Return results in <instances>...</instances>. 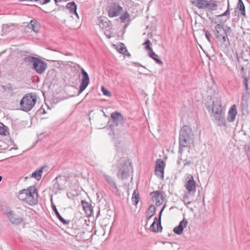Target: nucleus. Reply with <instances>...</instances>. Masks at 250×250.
<instances>
[{
  "label": "nucleus",
  "instance_id": "obj_7",
  "mask_svg": "<svg viewBox=\"0 0 250 250\" xmlns=\"http://www.w3.org/2000/svg\"><path fill=\"white\" fill-rule=\"evenodd\" d=\"M26 197L25 202L30 206L36 205L38 202L37 189L34 186L29 187L27 189H23Z\"/></svg>",
  "mask_w": 250,
  "mask_h": 250
},
{
  "label": "nucleus",
  "instance_id": "obj_18",
  "mask_svg": "<svg viewBox=\"0 0 250 250\" xmlns=\"http://www.w3.org/2000/svg\"><path fill=\"white\" fill-rule=\"evenodd\" d=\"M26 27L29 29H31L35 33H38L40 31V25L39 23L36 20H32L27 24Z\"/></svg>",
  "mask_w": 250,
  "mask_h": 250
},
{
  "label": "nucleus",
  "instance_id": "obj_3",
  "mask_svg": "<svg viewBox=\"0 0 250 250\" xmlns=\"http://www.w3.org/2000/svg\"><path fill=\"white\" fill-rule=\"evenodd\" d=\"M211 117L214 118V121L220 126L226 125V120L223 112L221 102L217 99L213 101L211 105Z\"/></svg>",
  "mask_w": 250,
  "mask_h": 250
},
{
  "label": "nucleus",
  "instance_id": "obj_33",
  "mask_svg": "<svg viewBox=\"0 0 250 250\" xmlns=\"http://www.w3.org/2000/svg\"><path fill=\"white\" fill-rule=\"evenodd\" d=\"M129 14L127 12H125L120 17V19L122 22H124L125 21L129 20Z\"/></svg>",
  "mask_w": 250,
  "mask_h": 250
},
{
  "label": "nucleus",
  "instance_id": "obj_31",
  "mask_svg": "<svg viewBox=\"0 0 250 250\" xmlns=\"http://www.w3.org/2000/svg\"><path fill=\"white\" fill-rule=\"evenodd\" d=\"M51 206L53 211L55 212V214L56 215L57 217L62 222V217L60 214L59 211H58L56 208V206L55 205L52 204Z\"/></svg>",
  "mask_w": 250,
  "mask_h": 250
},
{
  "label": "nucleus",
  "instance_id": "obj_28",
  "mask_svg": "<svg viewBox=\"0 0 250 250\" xmlns=\"http://www.w3.org/2000/svg\"><path fill=\"white\" fill-rule=\"evenodd\" d=\"M98 21H99L98 24L101 28H102V29H104V28H106L107 27H108L109 24H108V22L107 21L106 19L100 18H99Z\"/></svg>",
  "mask_w": 250,
  "mask_h": 250
},
{
  "label": "nucleus",
  "instance_id": "obj_53",
  "mask_svg": "<svg viewBox=\"0 0 250 250\" xmlns=\"http://www.w3.org/2000/svg\"><path fill=\"white\" fill-rule=\"evenodd\" d=\"M180 160H181V161H186L185 159H183L182 158H180Z\"/></svg>",
  "mask_w": 250,
  "mask_h": 250
},
{
  "label": "nucleus",
  "instance_id": "obj_26",
  "mask_svg": "<svg viewBox=\"0 0 250 250\" xmlns=\"http://www.w3.org/2000/svg\"><path fill=\"white\" fill-rule=\"evenodd\" d=\"M155 207L153 205L150 206L146 211V215L147 220H149L155 212Z\"/></svg>",
  "mask_w": 250,
  "mask_h": 250
},
{
  "label": "nucleus",
  "instance_id": "obj_16",
  "mask_svg": "<svg viewBox=\"0 0 250 250\" xmlns=\"http://www.w3.org/2000/svg\"><path fill=\"white\" fill-rule=\"evenodd\" d=\"M188 223L187 220L184 218L183 220L180 222L178 226L174 228V232L178 235L182 234L183 230L187 227Z\"/></svg>",
  "mask_w": 250,
  "mask_h": 250
},
{
  "label": "nucleus",
  "instance_id": "obj_39",
  "mask_svg": "<svg viewBox=\"0 0 250 250\" xmlns=\"http://www.w3.org/2000/svg\"><path fill=\"white\" fill-rule=\"evenodd\" d=\"M118 51L119 53L124 54L127 52V49L124 46H120L118 49Z\"/></svg>",
  "mask_w": 250,
  "mask_h": 250
},
{
  "label": "nucleus",
  "instance_id": "obj_22",
  "mask_svg": "<svg viewBox=\"0 0 250 250\" xmlns=\"http://www.w3.org/2000/svg\"><path fill=\"white\" fill-rule=\"evenodd\" d=\"M104 177L105 180L108 182V183L109 184V185L112 187L113 188L115 189L116 190V192L119 195H120V193H119V189L118 188V187L116 185V183L114 182V181L113 180L112 177H111L110 176L107 175V174H104Z\"/></svg>",
  "mask_w": 250,
  "mask_h": 250
},
{
  "label": "nucleus",
  "instance_id": "obj_54",
  "mask_svg": "<svg viewBox=\"0 0 250 250\" xmlns=\"http://www.w3.org/2000/svg\"><path fill=\"white\" fill-rule=\"evenodd\" d=\"M2 180V176H0V182Z\"/></svg>",
  "mask_w": 250,
  "mask_h": 250
},
{
  "label": "nucleus",
  "instance_id": "obj_49",
  "mask_svg": "<svg viewBox=\"0 0 250 250\" xmlns=\"http://www.w3.org/2000/svg\"><path fill=\"white\" fill-rule=\"evenodd\" d=\"M54 1L55 2V3L58 5V3L59 2H61L62 1V0H54Z\"/></svg>",
  "mask_w": 250,
  "mask_h": 250
},
{
  "label": "nucleus",
  "instance_id": "obj_55",
  "mask_svg": "<svg viewBox=\"0 0 250 250\" xmlns=\"http://www.w3.org/2000/svg\"><path fill=\"white\" fill-rule=\"evenodd\" d=\"M244 96L242 97V101H243Z\"/></svg>",
  "mask_w": 250,
  "mask_h": 250
},
{
  "label": "nucleus",
  "instance_id": "obj_46",
  "mask_svg": "<svg viewBox=\"0 0 250 250\" xmlns=\"http://www.w3.org/2000/svg\"><path fill=\"white\" fill-rule=\"evenodd\" d=\"M63 225H68L69 224V223L71 222V220H67L63 219Z\"/></svg>",
  "mask_w": 250,
  "mask_h": 250
},
{
  "label": "nucleus",
  "instance_id": "obj_2",
  "mask_svg": "<svg viewBox=\"0 0 250 250\" xmlns=\"http://www.w3.org/2000/svg\"><path fill=\"white\" fill-rule=\"evenodd\" d=\"M179 152L181 154L183 148L189 147L194 142L193 134L190 128L187 125L183 126L180 131L179 136Z\"/></svg>",
  "mask_w": 250,
  "mask_h": 250
},
{
  "label": "nucleus",
  "instance_id": "obj_51",
  "mask_svg": "<svg viewBox=\"0 0 250 250\" xmlns=\"http://www.w3.org/2000/svg\"><path fill=\"white\" fill-rule=\"evenodd\" d=\"M28 2H29V1H27V3H25V4H24V5H31V4H30L28 3Z\"/></svg>",
  "mask_w": 250,
  "mask_h": 250
},
{
  "label": "nucleus",
  "instance_id": "obj_34",
  "mask_svg": "<svg viewBox=\"0 0 250 250\" xmlns=\"http://www.w3.org/2000/svg\"><path fill=\"white\" fill-rule=\"evenodd\" d=\"M75 63L72 62H67L66 63H63V66H64L65 68L67 67H70L72 71L75 69Z\"/></svg>",
  "mask_w": 250,
  "mask_h": 250
},
{
  "label": "nucleus",
  "instance_id": "obj_47",
  "mask_svg": "<svg viewBox=\"0 0 250 250\" xmlns=\"http://www.w3.org/2000/svg\"><path fill=\"white\" fill-rule=\"evenodd\" d=\"M191 164V162L190 161H186L185 163H184V167H185L186 166H189L190 165V164Z\"/></svg>",
  "mask_w": 250,
  "mask_h": 250
},
{
  "label": "nucleus",
  "instance_id": "obj_1",
  "mask_svg": "<svg viewBox=\"0 0 250 250\" xmlns=\"http://www.w3.org/2000/svg\"><path fill=\"white\" fill-rule=\"evenodd\" d=\"M82 82L80 86L79 91H77V88L75 86L69 85L65 87L64 90L68 97H73L75 95H79L82 93L88 86L89 83V77L87 73L81 68Z\"/></svg>",
  "mask_w": 250,
  "mask_h": 250
},
{
  "label": "nucleus",
  "instance_id": "obj_20",
  "mask_svg": "<svg viewBox=\"0 0 250 250\" xmlns=\"http://www.w3.org/2000/svg\"><path fill=\"white\" fill-rule=\"evenodd\" d=\"M220 43V45L223 49H227L229 44V39L228 38L227 32L221 37L220 38L217 39Z\"/></svg>",
  "mask_w": 250,
  "mask_h": 250
},
{
  "label": "nucleus",
  "instance_id": "obj_45",
  "mask_svg": "<svg viewBox=\"0 0 250 250\" xmlns=\"http://www.w3.org/2000/svg\"><path fill=\"white\" fill-rule=\"evenodd\" d=\"M55 73H56V72L55 71V70H53V69H52V70H51L48 71V74H47V76H49L50 74L55 75Z\"/></svg>",
  "mask_w": 250,
  "mask_h": 250
},
{
  "label": "nucleus",
  "instance_id": "obj_42",
  "mask_svg": "<svg viewBox=\"0 0 250 250\" xmlns=\"http://www.w3.org/2000/svg\"><path fill=\"white\" fill-rule=\"evenodd\" d=\"M12 26H13V24H4L2 26L3 29H6V31L8 32L10 31V27Z\"/></svg>",
  "mask_w": 250,
  "mask_h": 250
},
{
  "label": "nucleus",
  "instance_id": "obj_19",
  "mask_svg": "<svg viewBox=\"0 0 250 250\" xmlns=\"http://www.w3.org/2000/svg\"><path fill=\"white\" fill-rule=\"evenodd\" d=\"M215 37L217 39L220 38L222 35L225 34L227 31L224 29L223 25L220 24H217L214 28Z\"/></svg>",
  "mask_w": 250,
  "mask_h": 250
},
{
  "label": "nucleus",
  "instance_id": "obj_48",
  "mask_svg": "<svg viewBox=\"0 0 250 250\" xmlns=\"http://www.w3.org/2000/svg\"><path fill=\"white\" fill-rule=\"evenodd\" d=\"M210 20H211V21L212 23H214L215 24H217V22L215 20V19H214L213 18H212L211 19H210Z\"/></svg>",
  "mask_w": 250,
  "mask_h": 250
},
{
  "label": "nucleus",
  "instance_id": "obj_38",
  "mask_svg": "<svg viewBox=\"0 0 250 250\" xmlns=\"http://www.w3.org/2000/svg\"><path fill=\"white\" fill-rule=\"evenodd\" d=\"M101 90H102V91L103 93V94L104 95L108 96V97L111 96L110 92L104 86H102L101 87Z\"/></svg>",
  "mask_w": 250,
  "mask_h": 250
},
{
  "label": "nucleus",
  "instance_id": "obj_40",
  "mask_svg": "<svg viewBox=\"0 0 250 250\" xmlns=\"http://www.w3.org/2000/svg\"><path fill=\"white\" fill-rule=\"evenodd\" d=\"M205 36L209 42H211V35L208 31H205Z\"/></svg>",
  "mask_w": 250,
  "mask_h": 250
},
{
  "label": "nucleus",
  "instance_id": "obj_41",
  "mask_svg": "<svg viewBox=\"0 0 250 250\" xmlns=\"http://www.w3.org/2000/svg\"><path fill=\"white\" fill-rule=\"evenodd\" d=\"M229 15V8L228 7L227 10L222 14H221V15H217L216 17L218 18V17H223V16H227L228 15Z\"/></svg>",
  "mask_w": 250,
  "mask_h": 250
},
{
  "label": "nucleus",
  "instance_id": "obj_15",
  "mask_svg": "<svg viewBox=\"0 0 250 250\" xmlns=\"http://www.w3.org/2000/svg\"><path fill=\"white\" fill-rule=\"evenodd\" d=\"M52 84L53 85V88L55 90V92L54 93V97L59 101H61L62 99V96L61 93L62 90V87L61 86L59 87L58 89L57 88V84L56 83L55 80H53L51 82Z\"/></svg>",
  "mask_w": 250,
  "mask_h": 250
},
{
  "label": "nucleus",
  "instance_id": "obj_13",
  "mask_svg": "<svg viewBox=\"0 0 250 250\" xmlns=\"http://www.w3.org/2000/svg\"><path fill=\"white\" fill-rule=\"evenodd\" d=\"M152 198L155 201V204L157 206H160L164 202V195L162 191H156L151 192Z\"/></svg>",
  "mask_w": 250,
  "mask_h": 250
},
{
  "label": "nucleus",
  "instance_id": "obj_29",
  "mask_svg": "<svg viewBox=\"0 0 250 250\" xmlns=\"http://www.w3.org/2000/svg\"><path fill=\"white\" fill-rule=\"evenodd\" d=\"M128 171L126 170L124 167L120 168L117 174V176L119 178L124 179L127 176Z\"/></svg>",
  "mask_w": 250,
  "mask_h": 250
},
{
  "label": "nucleus",
  "instance_id": "obj_4",
  "mask_svg": "<svg viewBox=\"0 0 250 250\" xmlns=\"http://www.w3.org/2000/svg\"><path fill=\"white\" fill-rule=\"evenodd\" d=\"M23 60L27 65H31L32 69L39 74H44L47 67V63L37 57L26 56Z\"/></svg>",
  "mask_w": 250,
  "mask_h": 250
},
{
  "label": "nucleus",
  "instance_id": "obj_35",
  "mask_svg": "<svg viewBox=\"0 0 250 250\" xmlns=\"http://www.w3.org/2000/svg\"><path fill=\"white\" fill-rule=\"evenodd\" d=\"M20 1H39L41 4H43L49 2L50 0H19Z\"/></svg>",
  "mask_w": 250,
  "mask_h": 250
},
{
  "label": "nucleus",
  "instance_id": "obj_32",
  "mask_svg": "<svg viewBox=\"0 0 250 250\" xmlns=\"http://www.w3.org/2000/svg\"><path fill=\"white\" fill-rule=\"evenodd\" d=\"M238 5V7L239 8V10L241 12V14L243 15H245V6H244L242 0H239Z\"/></svg>",
  "mask_w": 250,
  "mask_h": 250
},
{
  "label": "nucleus",
  "instance_id": "obj_21",
  "mask_svg": "<svg viewBox=\"0 0 250 250\" xmlns=\"http://www.w3.org/2000/svg\"><path fill=\"white\" fill-rule=\"evenodd\" d=\"M77 5L74 1L69 2L66 5V9L71 13L74 14L78 18V14L77 13Z\"/></svg>",
  "mask_w": 250,
  "mask_h": 250
},
{
  "label": "nucleus",
  "instance_id": "obj_5",
  "mask_svg": "<svg viewBox=\"0 0 250 250\" xmlns=\"http://www.w3.org/2000/svg\"><path fill=\"white\" fill-rule=\"evenodd\" d=\"M37 97L32 93L26 94L20 101L21 109L24 111H30L35 105Z\"/></svg>",
  "mask_w": 250,
  "mask_h": 250
},
{
  "label": "nucleus",
  "instance_id": "obj_8",
  "mask_svg": "<svg viewBox=\"0 0 250 250\" xmlns=\"http://www.w3.org/2000/svg\"><path fill=\"white\" fill-rule=\"evenodd\" d=\"M166 207V205H164L162 208L161 209L159 214V219L158 220L157 217L154 218V220L153 223L151 224L150 227V229L151 231L157 232L160 230V231H162V227L161 224V219L162 213Z\"/></svg>",
  "mask_w": 250,
  "mask_h": 250
},
{
  "label": "nucleus",
  "instance_id": "obj_30",
  "mask_svg": "<svg viewBox=\"0 0 250 250\" xmlns=\"http://www.w3.org/2000/svg\"><path fill=\"white\" fill-rule=\"evenodd\" d=\"M139 195H138V194L136 193V192L135 190L133 193V196L132 197V203L134 205H136L139 201Z\"/></svg>",
  "mask_w": 250,
  "mask_h": 250
},
{
  "label": "nucleus",
  "instance_id": "obj_12",
  "mask_svg": "<svg viewBox=\"0 0 250 250\" xmlns=\"http://www.w3.org/2000/svg\"><path fill=\"white\" fill-rule=\"evenodd\" d=\"M164 162L161 159H158L156 162L155 172L156 175L161 178H163L164 177Z\"/></svg>",
  "mask_w": 250,
  "mask_h": 250
},
{
  "label": "nucleus",
  "instance_id": "obj_6",
  "mask_svg": "<svg viewBox=\"0 0 250 250\" xmlns=\"http://www.w3.org/2000/svg\"><path fill=\"white\" fill-rule=\"evenodd\" d=\"M25 210L23 208H18L17 211H9L6 213L10 222L14 225H19L23 221V216Z\"/></svg>",
  "mask_w": 250,
  "mask_h": 250
},
{
  "label": "nucleus",
  "instance_id": "obj_17",
  "mask_svg": "<svg viewBox=\"0 0 250 250\" xmlns=\"http://www.w3.org/2000/svg\"><path fill=\"white\" fill-rule=\"evenodd\" d=\"M237 115L236 106L235 104L232 105L229 108L228 112L227 120L229 122H233Z\"/></svg>",
  "mask_w": 250,
  "mask_h": 250
},
{
  "label": "nucleus",
  "instance_id": "obj_11",
  "mask_svg": "<svg viewBox=\"0 0 250 250\" xmlns=\"http://www.w3.org/2000/svg\"><path fill=\"white\" fill-rule=\"evenodd\" d=\"M123 8L117 3H114L110 6L108 10V16L110 17H115L118 15Z\"/></svg>",
  "mask_w": 250,
  "mask_h": 250
},
{
  "label": "nucleus",
  "instance_id": "obj_37",
  "mask_svg": "<svg viewBox=\"0 0 250 250\" xmlns=\"http://www.w3.org/2000/svg\"><path fill=\"white\" fill-rule=\"evenodd\" d=\"M25 193L23 192V189L19 191V198L20 200H23L25 202L26 197Z\"/></svg>",
  "mask_w": 250,
  "mask_h": 250
},
{
  "label": "nucleus",
  "instance_id": "obj_52",
  "mask_svg": "<svg viewBox=\"0 0 250 250\" xmlns=\"http://www.w3.org/2000/svg\"><path fill=\"white\" fill-rule=\"evenodd\" d=\"M28 2H29V1H27V3H25V4H24V5H31V4H30L28 3Z\"/></svg>",
  "mask_w": 250,
  "mask_h": 250
},
{
  "label": "nucleus",
  "instance_id": "obj_56",
  "mask_svg": "<svg viewBox=\"0 0 250 250\" xmlns=\"http://www.w3.org/2000/svg\"><path fill=\"white\" fill-rule=\"evenodd\" d=\"M178 164H180V161H179L178 162Z\"/></svg>",
  "mask_w": 250,
  "mask_h": 250
},
{
  "label": "nucleus",
  "instance_id": "obj_10",
  "mask_svg": "<svg viewBox=\"0 0 250 250\" xmlns=\"http://www.w3.org/2000/svg\"><path fill=\"white\" fill-rule=\"evenodd\" d=\"M151 42L149 40H147L144 44L146 45V49L150 51L149 56L155 60L156 62L160 64H163V62L158 58V56L153 51L152 48L150 47Z\"/></svg>",
  "mask_w": 250,
  "mask_h": 250
},
{
  "label": "nucleus",
  "instance_id": "obj_36",
  "mask_svg": "<svg viewBox=\"0 0 250 250\" xmlns=\"http://www.w3.org/2000/svg\"><path fill=\"white\" fill-rule=\"evenodd\" d=\"M83 209L85 212V213L88 215H90L92 212V209L91 208V207L90 206H84Z\"/></svg>",
  "mask_w": 250,
  "mask_h": 250
},
{
  "label": "nucleus",
  "instance_id": "obj_43",
  "mask_svg": "<svg viewBox=\"0 0 250 250\" xmlns=\"http://www.w3.org/2000/svg\"><path fill=\"white\" fill-rule=\"evenodd\" d=\"M248 79L247 78H246V77L244 78L243 84L245 86V87H246V89H248Z\"/></svg>",
  "mask_w": 250,
  "mask_h": 250
},
{
  "label": "nucleus",
  "instance_id": "obj_50",
  "mask_svg": "<svg viewBox=\"0 0 250 250\" xmlns=\"http://www.w3.org/2000/svg\"><path fill=\"white\" fill-rule=\"evenodd\" d=\"M67 196H68V197L69 198H71V197H72V195H70V193H67Z\"/></svg>",
  "mask_w": 250,
  "mask_h": 250
},
{
  "label": "nucleus",
  "instance_id": "obj_9",
  "mask_svg": "<svg viewBox=\"0 0 250 250\" xmlns=\"http://www.w3.org/2000/svg\"><path fill=\"white\" fill-rule=\"evenodd\" d=\"M185 187L189 193H194L196 191V182L193 179V177L190 174H188L186 178V182L185 184Z\"/></svg>",
  "mask_w": 250,
  "mask_h": 250
},
{
  "label": "nucleus",
  "instance_id": "obj_27",
  "mask_svg": "<svg viewBox=\"0 0 250 250\" xmlns=\"http://www.w3.org/2000/svg\"><path fill=\"white\" fill-rule=\"evenodd\" d=\"M43 168L44 167H42L41 168L37 169L33 172L31 175V176L35 178L37 180H40L42 178V175Z\"/></svg>",
  "mask_w": 250,
  "mask_h": 250
},
{
  "label": "nucleus",
  "instance_id": "obj_23",
  "mask_svg": "<svg viewBox=\"0 0 250 250\" xmlns=\"http://www.w3.org/2000/svg\"><path fill=\"white\" fill-rule=\"evenodd\" d=\"M190 2L199 9L205 8L207 0H189Z\"/></svg>",
  "mask_w": 250,
  "mask_h": 250
},
{
  "label": "nucleus",
  "instance_id": "obj_25",
  "mask_svg": "<svg viewBox=\"0 0 250 250\" xmlns=\"http://www.w3.org/2000/svg\"><path fill=\"white\" fill-rule=\"evenodd\" d=\"M9 134L8 127L0 122V135L6 136Z\"/></svg>",
  "mask_w": 250,
  "mask_h": 250
},
{
  "label": "nucleus",
  "instance_id": "obj_24",
  "mask_svg": "<svg viewBox=\"0 0 250 250\" xmlns=\"http://www.w3.org/2000/svg\"><path fill=\"white\" fill-rule=\"evenodd\" d=\"M217 4L214 0H207L206 3L205 8H208L209 10H215L217 9Z\"/></svg>",
  "mask_w": 250,
  "mask_h": 250
},
{
  "label": "nucleus",
  "instance_id": "obj_14",
  "mask_svg": "<svg viewBox=\"0 0 250 250\" xmlns=\"http://www.w3.org/2000/svg\"><path fill=\"white\" fill-rule=\"evenodd\" d=\"M111 118L114 123L116 125H123L124 124V118L121 113L115 111L111 115Z\"/></svg>",
  "mask_w": 250,
  "mask_h": 250
},
{
  "label": "nucleus",
  "instance_id": "obj_44",
  "mask_svg": "<svg viewBox=\"0 0 250 250\" xmlns=\"http://www.w3.org/2000/svg\"><path fill=\"white\" fill-rule=\"evenodd\" d=\"M65 232L70 235H73V230L71 228H68V229H66Z\"/></svg>",
  "mask_w": 250,
  "mask_h": 250
}]
</instances>
